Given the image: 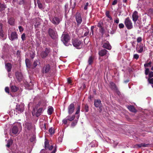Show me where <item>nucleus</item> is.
Returning <instances> with one entry per match:
<instances>
[{
  "mask_svg": "<svg viewBox=\"0 0 153 153\" xmlns=\"http://www.w3.org/2000/svg\"><path fill=\"white\" fill-rule=\"evenodd\" d=\"M73 46L77 49H81L82 46L83 42L77 38H73L71 40Z\"/></svg>",
  "mask_w": 153,
  "mask_h": 153,
  "instance_id": "1",
  "label": "nucleus"
},
{
  "mask_svg": "<svg viewBox=\"0 0 153 153\" xmlns=\"http://www.w3.org/2000/svg\"><path fill=\"white\" fill-rule=\"evenodd\" d=\"M70 38L68 34L65 32H63L61 38V40L64 44L66 46L69 45V42Z\"/></svg>",
  "mask_w": 153,
  "mask_h": 153,
  "instance_id": "2",
  "label": "nucleus"
},
{
  "mask_svg": "<svg viewBox=\"0 0 153 153\" xmlns=\"http://www.w3.org/2000/svg\"><path fill=\"white\" fill-rule=\"evenodd\" d=\"M48 36L53 40H55L58 37L57 32L55 29L51 28H48Z\"/></svg>",
  "mask_w": 153,
  "mask_h": 153,
  "instance_id": "3",
  "label": "nucleus"
},
{
  "mask_svg": "<svg viewBox=\"0 0 153 153\" xmlns=\"http://www.w3.org/2000/svg\"><path fill=\"white\" fill-rule=\"evenodd\" d=\"M43 107L38 108H34L32 111V115L35 116L37 117H38L43 112Z\"/></svg>",
  "mask_w": 153,
  "mask_h": 153,
  "instance_id": "4",
  "label": "nucleus"
},
{
  "mask_svg": "<svg viewBox=\"0 0 153 153\" xmlns=\"http://www.w3.org/2000/svg\"><path fill=\"white\" fill-rule=\"evenodd\" d=\"M124 23L128 29L130 30L133 28L132 23L131 20L129 17L126 18L124 21Z\"/></svg>",
  "mask_w": 153,
  "mask_h": 153,
  "instance_id": "5",
  "label": "nucleus"
},
{
  "mask_svg": "<svg viewBox=\"0 0 153 153\" xmlns=\"http://www.w3.org/2000/svg\"><path fill=\"white\" fill-rule=\"evenodd\" d=\"M51 65L49 64H44L42 68V72L43 74H49L51 73Z\"/></svg>",
  "mask_w": 153,
  "mask_h": 153,
  "instance_id": "6",
  "label": "nucleus"
},
{
  "mask_svg": "<svg viewBox=\"0 0 153 153\" xmlns=\"http://www.w3.org/2000/svg\"><path fill=\"white\" fill-rule=\"evenodd\" d=\"M51 52L50 48H46L44 51H42L40 53V56L42 59L47 57Z\"/></svg>",
  "mask_w": 153,
  "mask_h": 153,
  "instance_id": "7",
  "label": "nucleus"
},
{
  "mask_svg": "<svg viewBox=\"0 0 153 153\" xmlns=\"http://www.w3.org/2000/svg\"><path fill=\"white\" fill-rule=\"evenodd\" d=\"M18 128L16 126H14L10 130V134L11 136H13V134H18Z\"/></svg>",
  "mask_w": 153,
  "mask_h": 153,
  "instance_id": "8",
  "label": "nucleus"
},
{
  "mask_svg": "<svg viewBox=\"0 0 153 153\" xmlns=\"http://www.w3.org/2000/svg\"><path fill=\"white\" fill-rule=\"evenodd\" d=\"M94 105L96 108H99L100 109V111H101V107H102V104L101 101L99 99H95L94 100Z\"/></svg>",
  "mask_w": 153,
  "mask_h": 153,
  "instance_id": "9",
  "label": "nucleus"
},
{
  "mask_svg": "<svg viewBox=\"0 0 153 153\" xmlns=\"http://www.w3.org/2000/svg\"><path fill=\"white\" fill-rule=\"evenodd\" d=\"M75 17L78 25L80 24L82 21L80 13L79 12H77L76 13Z\"/></svg>",
  "mask_w": 153,
  "mask_h": 153,
  "instance_id": "10",
  "label": "nucleus"
},
{
  "mask_svg": "<svg viewBox=\"0 0 153 153\" xmlns=\"http://www.w3.org/2000/svg\"><path fill=\"white\" fill-rule=\"evenodd\" d=\"M145 74L146 76L148 75V78H151L153 77V71H150V69L149 68H145Z\"/></svg>",
  "mask_w": 153,
  "mask_h": 153,
  "instance_id": "11",
  "label": "nucleus"
},
{
  "mask_svg": "<svg viewBox=\"0 0 153 153\" xmlns=\"http://www.w3.org/2000/svg\"><path fill=\"white\" fill-rule=\"evenodd\" d=\"M52 23L54 25H58L59 24L60 20L59 17H54L50 20Z\"/></svg>",
  "mask_w": 153,
  "mask_h": 153,
  "instance_id": "12",
  "label": "nucleus"
},
{
  "mask_svg": "<svg viewBox=\"0 0 153 153\" xmlns=\"http://www.w3.org/2000/svg\"><path fill=\"white\" fill-rule=\"evenodd\" d=\"M75 106L74 104L71 103L68 107V112L69 114H71L73 113L75 110Z\"/></svg>",
  "mask_w": 153,
  "mask_h": 153,
  "instance_id": "13",
  "label": "nucleus"
},
{
  "mask_svg": "<svg viewBox=\"0 0 153 153\" xmlns=\"http://www.w3.org/2000/svg\"><path fill=\"white\" fill-rule=\"evenodd\" d=\"M15 75L16 78L19 82H21L23 78L22 74L19 71L16 72Z\"/></svg>",
  "mask_w": 153,
  "mask_h": 153,
  "instance_id": "14",
  "label": "nucleus"
},
{
  "mask_svg": "<svg viewBox=\"0 0 153 153\" xmlns=\"http://www.w3.org/2000/svg\"><path fill=\"white\" fill-rule=\"evenodd\" d=\"M139 17L137 11H134L132 15V20L134 23H136V22L138 19Z\"/></svg>",
  "mask_w": 153,
  "mask_h": 153,
  "instance_id": "15",
  "label": "nucleus"
},
{
  "mask_svg": "<svg viewBox=\"0 0 153 153\" xmlns=\"http://www.w3.org/2000/svg\"><path fill=\"white\" fill-rule=\"evenodd\" d=\"M45 148V149L51 150L53 147V145L50 146L49 143L48 141H45L44 142Z\"/></svg>",
  "mask_w": 153,
  "mask_h": 153,
  "instance_id": "16",
  "label": "nucleus"
},
{
  "mask_svg": "<svg viewBox=\"0 0 153 153\" xmlns=\"http://www.w3.org/2000/svg\"><path fill=\"white\" fill-rule=\"evenodd\" d=\"M23 126L25 127V129L28 130V131H30L33 127L32 124L30 123L27 122L23 125Z\"/></svg>",
  "mask_w": 153,
  "mask_h": 153,
  "instance_id": "17",
  "label": "nucleus"
},
{
  "mask_svg": "<svg viewBox=\"0 0 153 153\" xmlns=\"http://www.w3.org/2000/svg\"><path fill=\"white\" fill-rule=\"evenodd\" d=\"M108 52L107 50L105 49H101L99 51L98 54L100 56L102 57L105 55Z\"/></svg>",
  "mask_w": 153,
  "mask_h": 153,
  "instance_id": "18",
  "label": "nucleus"
},
{
  "mask_svg": "<svg viewBox=\"0 0 153 153\" xmlns=\"http://www.w3.org/2000/svg\"><path fill=\"white\" fill-rule=\"evenodd\" d=\"M46 105V103L44 101H40L38 103L35 108H38L39 107L43 108Z\"/></svg>",
  "mask_w": 153,
  "mask_h": 153,
  "instance_id": "19",
  "label": "nucleus"
},
{
  "mask_svg": "<svg viewBox=\"0 0 153 153\" xmlns=\"http://www.w3.org/2000/svg\"><path fill=\"white\" fill-rule=\"evenodd\" d=\"M24 108L22 105H19L16 106V111H17L19 113L22 112L24 111Z\"/></svg>",
  "mask_w": 153,
  "mask_h": 153,
  "instance_id": "20",
  "label": "nucleus"
},
{
  "mask_svg": "<svg viewBox=\"0 0 153 153\" xmlns=\"http://www.w3.org/2000/svg\"><path fill=\"white\" fill-rule=\"evenodd\" d=\"M102 47L108 50H110L111 48V46L108 42L104 43L102 45Z\"/></svg>",
  "mask_w": 153,
  "mask_h": 153,
  "instance_id": "21",
  "label": "nucleus"
},
{
  "mask_svg": "<svg viewBox=\"0 0 153 153\" xmlns=\"http://www.w3.org/2000/svg\"><path fill=\"white\" fill-rule=\"evenodd\" d=\"M17 38L16 32H12L10 36L9 37L10 39L11 40H13L14 39H16Z\"/></svg>",
  "mask_w": 153,
  "mask_h": 153,
  "instance_id": "22",
  "label": "nucleus"
},
{
  "mask_svg": "<svg viewBox=\"0 0 153 153\" xmlns=\"http://www.w3.org/2000/svg\"><path fill=\"white\" fill-rule=\"evenodd\" d=\"M25 1V0H13L12 3L14 4L15 3H17L20 5L24 4Z\"/></svg>",
  "mask_w": 153,
  "mask_h": 153,
  "instance_id": "23",
  "label": "nucleus"
},
{
  "mask_svg": "<svg viewBox=\"0 0 153 153\" xmlns=\"http://www.w3.org/2000/svg\"><path fill=\"white\" fill-rule=\"evenodd\" d=\"M110 87L112 90H115L117 91L118 89L115 83L113 82H111L110 83Z\"/></svg>",
  "mask_w": 153,
  "mask_h": 153,
  "instance_id": "24",
  "label": "nucleus"
},
{
  "mask_svg": "<svg viewBox=\"0 0 153 153\" xmlns=\"http://www.w3.org/2000/svg\"><path fill=\"white\" fill-rule=\"evenodd\" d=\"M10 89L12 92H16L18 91L19 88L15 85H10Z\"/></svg>",
  "mask_w": 153,
  "mask_h": 153,
  "instance_id": "25",
  "label": "nucleus"
},
{
  "mask_svg": "<svg viewBox=\"0 0 153 153\" xmlns=\"http://www.w3.org/2000/svg\"><path fill=\"white\" fill-rule=\"evenodd\" d=\"M149 145V144H146L144 143H141L136 145L135 146V147H138L139 148H140L142 147H148Z\"/></svg>",
  "mask_w": 153,
  "mask_h": 153,
  "instance_id": "26",
  "label": "nucleus"
},
{
  "mask_svg": "<svg viewBox=\"0 0 153 153\" xmlns=\"http://www.w3.org/2000/svg\"><path fill=\"white\" fill-rule=\"evenodd\" d=\"M5 66L8 72L11 71L12 68V65L11 64L9 63H6L5 65Z\"/></svg>",
  "mask_w": 153,
  "mask_h": 153,
  "instance_id": "27",
  "label": "nucleus"
},
{
  "mask_svg": "<svg viewBox=\"0 0 153 153\" xmlns=\"http://www.w3.org/2000/svg\"><path fill=\"white\" fill-rule=\"evenodd\" d=\"M128 108L131 112H136L137 111L133 105H130L128 106Z\"/></svg>",
  "mask_w": 153,
  "mask_h": 153,
  "instance_id": "28",
  "label": "nucleus"
},
{
  "mask_svg": "<svg viewBox=\"0 0 153 153\" xmlns=\"http://www.w3.org/2000/svg\"><path fill=\"white\" fill-rule=\"evenodd\" d=\"M53 111V108L52 106H49L48 110V113L49 115H51L52 114Z\"/></svg>",
  "mask_w": 153,
  "mask_h": 153,
  "instance_id": "29",
  "label": "nucleus"
},
{
  "mask_svg": "<svg viewBox=\"0 0 153 153\" xmlns=\"http://www.w3.org/2000/svg\"><path fill=\"white\" fill-rule=\"evenodd\" d=\"M25 61L26 67L28 68H30L31 64L30 60L28 59L27 58L25 59Z\"/></svg>",
  "mask_w": 153,
  "mask_h": 153,
  "instance_id": "30",
  "label": "nucleus"
},
{
  "mask_svg": "<svg viewBox=\"0 0 153 153\" xmlns=\"http://www.w3.org/2000/svg\"><path fill=\"white\" fill-rule=\"evenodd\" d=\"M15 20L13 18H11L8 20V23L10 25H13L14 24Z\"/></svg>",
  "mask_w": 153,
  "mask_h": 153,
  "instance_id": "31",
  "label": "nucleus"
},
{
  "mask_svg": "<svg viewBox=\"0 0 153 153\" xmlns=\"http://www.w3.org/2000/svg\"><path fill=\"white\" fill-rule=\"evenodd\" d=\"M6 6L3 4H0V11L1 12L2 11L5 10V9L6 8Z\"/></svg>",
  "mask_w": 153,
  "mask_h": 153,
  "instance_id": "32",
  "label": "nucleus"
},
{
  "mask_svg": "<svg viewBox=\"0 0 153 153\" xmlns=\"http://www.w3.org/2000/svg\"><path fill=\"white\" fill-rule=\"evenodd\" d=\"M94 58L92 56H90L89 58L88 63L89 65H91L94 61Z\"/></svg>",
  "mask_w": 153,
  "mask_h": 153,
  "instance_id": "33",
  "label": "nucleus"
},
{
  "mask_svg": "<svg viewBox=\"0 0 153 153\" xmlns=\"http://www.w3.org/2000/svg\"><path fill=\"white\" fill-rule=\"evenodd\" d=\"M75 118V115H74L72 116H67V120L70 121H72Z\"/></svg>",
  "mask_w": 153,
  "mask_h": 153,
  "instance_id": "34",
  "label": "nucleus"
},
{
  "mask_svg": "<svg viewBox=\"0 0 153 153\" xmlns=\"http://www.w3.org/2000/svg\"><path fill=\"white\" fill-rule=\"evenodd\" d=\"M13 143V140L12 139H9L8 140L7 144L6 145L7 147L9 148L10 146L12 145Z\"/></svg>",
  "mask_w": 153,
  "mask_h": 153,
  "instance_id": "35",
  "label": "nucleus"
},
{
  "mask_svg": "<svg viewBox=\"0 0 153 153\" xmlns=\"http://www.w3.org/2000/svg\"><path fill=\"white\" fill-rule=\"evenodd\" d=\"M83 107L85 109V112H87L89 111V106L87 104L83 105Z\"/></svg>",
  "mask_w": 153,
  "mask_h": 153,
  "instance_id": "36",
  "label": "nucleus"
},
{
  "mask_svg": "<svg viewBox=\"0 0 153 153\" xmlns=\"http://www.w3.org/2000/svg\"><path fill=\"white\" fill-rule=\"evenodd\" d=\"M105 14L106 16L110 20H112V18L111 16L110 15V12L109 11H107Z\"/></svg>",
  "mask_w": 153,
  "mask_h": 153,
  "instance_id": "37",
  "label": "nucleus"
},
{
  "mask_svg": "<svg viewBox=\"0 0 153 153\" xmlns=\"http://www.w3.org/2000/svg\"><path fill=\"white\" fill-rule=\"evenodd\" d=\"M143 45H141L139 46L140 49L137 51V52L139 53H142L143 51Z\"/></svg>",
  "mask_w": 153,
  "mask_h": 153,
  "instance_id": "38",
  "label": "nucleus"
},
{
  "mask_svg": "<svg viewBox=\"0 0 153 153\" xmlns=\"http://www.w3.org/2000/svg\"><path fill=\"white\" fill-rule=\"evenodd\" d=\"M48 131H49L50 134H54L55 132V130L53 128V127H51L49 129Z\"/></svg>",
  "mask_w": 153,
  "mask_h": 153,
  "instance_id": "39",
  "label": "nucleus"
},
{
  "mask_svg": "<svg viewBox=\"0 0 153 153\" xmlns=\"http://www.w3.org/2000/svg\"><path fill=\"white\" fill-rule=\"evenodd\" d=\"M38 63H39V60H36L34 61L33 63V65L34 67V68H35V67L37 66Z\"/></svg>",
  "mask_w": 153,
  "mask_h": 153,
  "instance_id": "40",
  "label": "nucleus"
},
{
  "mask_svg": "<svg viewBox=\"0 0 153 153\" xmlns=\"http://www.w3.org/2000/svg\"><path fill=\"white\" fill-rule=\"evenodd\" d=\"M99 31L101 33L102 35H103L104 33V30L103 27L99 29Z\"/></svg>",
  "mask_w": 153,
  "mask_h": 153,
  "instance_id": "41",
  "label": "nucleus"
},
{
  "mask_svg": "<svg viewBox=\"0 0 153 153\" xmlns=\"http://www.w3.org/2000/svg\"><path fill=\"white\" fill-rule=\"evenodd\" d=\"M148 81L150 84H153V78H148Z\"/></svg>",
  "mask_w": 153,
  "mask_h": 153,
  "instance_id": "42",
  "label": "nucleus"
},
{
  "mask_svg": "<svg viewBox=\"0 0 153 153\" xmlns=\"http://www.w3.org/2000/svg\"><path fill=\"white\" fill-rule=\"evenodd\" d=\"M21 38L22 41H24L25 40L26 35L25 33H23L22 34L21 36Z\"/></svg>",
  "mask_w": 153,
  "mask_h": 153,
  "instance_id": "43",
  "label": "nucleus"
},
{
  "mask_svg": "<svg viewBox=\"0 0 153 153\" xmlns=\"http://www.w3.org/2000/svg\"><path fill=\"white\" fill-rule=\"evenodd\" d=\"M18 28L20 32H21L24 31V29L22 26H19Z\"/></svg>",
  "mask_w": 153,
  "mask_h": 153,
  "instance_id": "44",
  "label": "nucleus"
},
{
  "mask_svg": "<svg viewBox=\"0 0 153 153\" xmlns=\"http://www.w3.org/2000/svg\"><path fill=\"white\" fill-rule=\"evenodd\" d=\"M118 26L120 29H122L124 28V26L123 24L120 23L119 24Z\"/></svg>",
  "mask_w": 153,
  "mask_h": 153,
  "instance_id": "45",
  "label": "nucleus"
},
{
  "mask_svg": "<svg viewBox=\"0 0 153 153\" xmlns=\"http://www.w3.org/2000/svg\"><path fill=\"white\" fill-rule=\"evenodd\" d=\"M103 24L102 22H99L98 23V24L97 25V27H99L100 28L102 27V25Z\"/></svg>",
  "mask_w": 153,
  "mask_h": 153,
  "instance_id": "46",
  "label": "nucleus"
},
{
  "mask_svg": "<svg viewBox=\"0 0 153 153\" xmlns=\"http://www.w3.org/2000/svg\"><path fill=\"white\" fill-rule=\"evenodd\" d=\"M67 120V117H66V118H65V119L63 120L62 122L64 124H67V120Z\"/></svg>",
  "mask_w": 153,
  "mask_h": 153,
  "instance_id": "47",
  "label": "nucleus"
},
{
  "mask_svg": "<svg viewBox=\"0 0 153 153\" xmlns=\"http://www.w3.org/2000/svg\"><path fill=\"white\" fill-rule=\"evenodd\" d=\"M139 58V55L137 54H136L134 55V59H137Z\"/></svg>",
  "mask_w": 153,
  "mask_h": 153,
  "instance_id": "48",
  "label": "nucleus"
},
{
  "mask_svg": "<svg viewBox=\"0 0 153 153\" xmlns=\"http://www.w3.org/2000/svg\"><path fill=\"white\" fill-rule=\"evenodd\" d=\"M142 41V38L141 37H139L137 39V41L138 43H140Z\"/></svg>",
  "mask_w": 153,
  "mask_h": 153,
  "instance_id": "49",
  "label": "nucleus"
},
{
  "mask_svg": "<svg viewBox=\"0 0 153 153\" xmlns=\"http://www.w3.org/2000/svg\"><path fill=\"white\" fill-rule=\"evenodd\" d=\"M114 22L116 23V24H118L119 22V18L117 17L116 18L115 20H114Z\"/></svg>",
  "mask_w": 153,
  "mask_h": 153,
  "instance_id": "50",
  "label": "nucleus"
},
{
  "mask_svg": "<svg viewBox=\"0 0 153 153\" xmlns=\"http://www.w3.org/2000/svg\"><path fill=\"white\" fill-rule=\"evenodd\" d=\"M5 91L8 94H9V88L8 87H6L5 88Z\"/></svg>",
  "mask_w": 153,
  "mask_h": 153,
  "instance_id": "51",
  "label": "nucleus"
},
{
  "mask_svg": "<svg viewBox=\"0 0 153 153\" xmlns=\"http://www.w3.org/2000/svg\"><path fill=\"white\" fill-rule=\"evenodd\" d=\"M144 67L145 68H147V67H150V65L148 63H145L144 64Z\"/></svg>",
  "mask_w": 153,
  "mask_h": 153,
  "instance_id": "52",
  "label": "nucleus"
},
{
  "mask_svg": "<svg viewBox=\"0 0 153 153\" xmlns=\"http://www.w3.org/2000/svg\"><path fill=\"white\" fill-rule=\"evenodd\" d=\"M4 36V34L3 33V30L0 31V37L3 38Z\"/></svg>",
  "mask_w": 153,
  "mask_h": 153,
  "instance_id": "53",
  "label": "nucleus"
},
{
  "mask_svg": "<svg viewBox=\"0 0 153 153\" xmlns=\"http://www.w3.org/2000/svg\"><path fill=\"white\" fill-rule=\"evenodd\" d=\"M88 4H89L88 2H87L86 3V4L85 5V6L84 7V9L85 10H87V8H88L87 7L88 6Z\"/></svg>",
  "mask_w": 153,
  "mask_h": 153,
  "instance_id": "54",
  "label": "nucleus"
},
{
  "mask_svg": "<svg viewBox=\"0 0 153 153\" xmlns=\"http://www.w3.org/2000/svg\"><path fill=\"white\" fill-rule=\"evenodd\" d=\"M117 3V0H114L113 2L112 3V5H116Z\"/></svg>",
  "mask_w": 153,
  "mask_h": 153,
  "instance_id": "55",
  "label": "nucleus"
},
{
  "mask_svg": "<svg viewBox=\"0 0 153 153\" xmlns=\"http://www.w3.org/2000/svg\"><path fill=\"white\" fill-rule=\"evenodd\" d=\"M38 5L39 8H42L43 7L42 5V4L38 2Z\"/></svg>",
  "mask_w": 153,
  "mask_h": 153,
  "instance_id": "56",
  "label": "nucleus"
},
{
  "mask_svg": "<svg viewBox=\"0 0 153 153\" xmlns=\"http://www.w3.org/2000/svg\"><path fill=\"white\" fill-rule=\"evenodd\" d=\"M68 82L69 83H71L72 82L71 80V79L70 78H68L67 79Z\"/></svg>",
  "mask_w": 153,
  "mask_h": 153,
  "instance_id": "57",
  "label": "nucleus"
},
{
  "mask_svg": "<svg viewBox=\"0 0 153 153\" xmlns=\"http://www.w3.org/2000/svg\"><path fill=\"white\" fill-rule=\"evenodd\" d=\"M89 31L85 32L84 34V36H87L89 34Z\"/></svg>",
  "mask_w": 153,
  "mask_h": 153,
  "instance_id": "58",
  "label": "nucleus"
},
{
  "mask_svg": "<svg viewBox=\"0 0 153 153\" xmlns=\"http://www.w3.org/2000/svg\"><path fill=\"white\" fill-rule=\"evenodd\" d=\"M40 153H46L45 149H42L41 150Z\"/></svg>",
  "mask_w": 153,
  "mask_h": 153,
  "instance_id": "59",
  "label": "nucleus"
},
{
  "mask_svg": "<svg viewBox=\"0 0 153 153\" xmlns=\"http://www.w3.org/2000/svg\"><path fill=\"white\" fill-rule=\"evenodd\" d=\"M21 53V52L19 50H18L16 52V54L18 55H20Z\"/></svg>",
  "mask_w": 153,
  "mask_h": 153,
  "instance_id": "60",
  "label": "nucleus"
},
{
  "mask_svg": "<svg viewBox=\"0 0 153 153\" xmlns=\"http://www.w3.org/2000/svg\"><path fill=\"white\" fill-rule=\"evenodd\" d=\"M2 24H0V31H2Z\"/></svg>",
  "mask_w": 153,
  "mask_h": 153,
  "instance_id": "61",
  "label": "nucleus"
},
{
  "mask_svg": "<svg viewBox=\"0 0 153 153\" xmlns=\"http://www.w3.org/2000/svg\"><path fill=\"white\" fill-rule=\"evenodd\" d=\"M77 110L79 111H80V105H78V106L76 108Z\"/></svg>",
  "mask_w": 153,
  "mask_h": 153,
  "instance_id": "62",
  "label": "nucleus"
},
{
  "mask_svg": "<svg viewBox=\"0 0 153 153\" xmlns=\"http://www.w3.org/2000/svg\"><path fill=\"white\" fill-rule=\"evenodd\" d=\"M117 26H116V27H115L114 28V27L113 26V27L112 28H113V30L114 31H116V29L117 28Z\"/></svg>",
  "mask_w": 153,
  "mask_h": 153,
  "instance_id": "63",
  "label": "nucleus"
},
{
  "mask_svg": "<svg viewBox=\"0 0 153 153\" xmlns=\"http://www.w3.org/2000/svg\"><path fill=\"white\" fill-rule=\"evenodd\" d=\"M56 148L54 149V150H53V151L51 152V153H55L56 152Z\"/></svg>",
  "mask_w": 153,
  "mask_h": 153,
  "instance_id": "64",
  "label": "nucleus"
}]
</instances>
